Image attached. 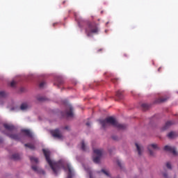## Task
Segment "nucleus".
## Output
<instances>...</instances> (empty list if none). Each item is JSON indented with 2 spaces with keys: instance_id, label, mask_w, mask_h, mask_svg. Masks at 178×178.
Listing matches in <instances>:
<instances>
[{
  "instance_id": "38",
  "label": "nucleus",
  "mask_w": 178,
  "mask_h": 178,
  "mask_svg": "<svg viewBox=\"0 0 178 178\" xmlns=\"http://www.w3.org/2000/svg\"><path fill=\"white\" fill-rule=\"evenodd\" d=\"M2 141H3V140L0 137V143H2Z\"/></svg>"
},
{
  "instance_id": "35",
  "label": "nucleus",
  "mask_w": 178,
  "mask_h": 178,
  "mask_svg": "<svg viewBox=\"0 0 178 178\" xmlns=\"http://www.w3.org/2000/svg\"><path fill=\"white\" fill-rule=\"evenodd\" d=\"M117 163H118V166H120V168H122V163H120V161H118Z\"/></svg>"
},
{
  "instance_id": "21",
  "label": "nucleus",
  "mask_w": 178,
  "mask_h": 178,
  "mask_svg": "<svg viewBox=\"0 0 178 178\" xmlns=\"http://www.w3.org/2000/svg\"><path fill=\"white\" fill-rule=\"evenodd\" d=\"M24 147H27L30 149H35V146H34V145H33L31 143H26L24 145Z\"/></svg>"
},
{
  "instance_id": "23",
  "label": "nucleus",
  "mask_w": 178,
  "mask_h": 178,
  "mask_svg": "<svg viewBox=\"0 0 178 178\" xmlns=\"http://www.w3.org/2000/svg\"><path fill=\"white\" fill-rule=\"evenodd\" d=\"M135 145L136 147V149L138 151V155H141V154H142L141 147H140V145H138V143H135Z\"/></svg>"
},
{
  "instance_id": "13",
  "label": "nucleus",
  "mask_w": 178,
  "mask_h": 178,
  "mask_svg": "<svg viewBox=\"0 0 178 178\" xmlns=\"http://www.w3.org/2000/svg\"><path fill=\"white\" fill-rule=\"evenodd\" d=\"M3 127L6 129V130H8V131H13V130H15V126L12 124H4Z\"/></svg>"
},
{
  "instance_id": "28",
  "label": "nucleus",
  "mask_w": 178,
  "mask_h": 178,
  "mask_svg": "<svg viewBox=\"0 0 178 178\" xmlns=\"http://www.w3.org/2000/svg\"><path fill=\"white\" fill-rule=\"evenodd\" d=\"M37 99H38V101L42 102V101H45V97H37Z\"/></svg>"
},
{
  "instance_id": "33",
  "label": "nucleus",
  "mask_w": 178,
  "mask_h": 178,
  "mask_svg": "<svg viewBox=\"0 0 178 178\" xmlns=\"http://www.w3.org/2000/svg\"><path fill=\"white\" fill-rule=\"evenodd\" d=\"M15 85H16V82H15V81H13L10 83V86H11V87H15Z\"/></svg>"
},
{
  "instance_id": "8",
  "label": "nucleus",
  "mask_w": 178,
  "mask_h": 178,
  "mask_svg": "<svg viewBox=\"0 0 178 178\" xmlns=\"http://www.w3.org/2000/svg\"><path fill=\"white\" fill-rule=\"evenodd\" d=\"M176 122L175 121H168L165 122V125L161 128V130L163 131H165V130H168V129H170V127H172L173 124H175Z\"/></svg>"
},
{
  "instance_id": "39",
  "label": "nucleus",
  "mask_w": 178,
  "mask_h": 178,
  "mask_svg": "<svg viewBox=\"0 0 178 178\" xmlns=\"http://www.w3.org/2000/svg\"><path fill=\"white\" fill-rule=\"evenodd\" d=\"M65 130H69V127H65Z\"/></svg>"
},
{
  "instance_id": "7",
  "label": "nucleus",
  "mask_w": 178,
  "mask_h": 178,
  "mask_svg": "<svg viewBox=\"0 0 178 178\" xmlns=\"http://www.w3.org/2000/svg\"><path fill=\"white\" fill-rule=\"evenodd\" d=\"M51 134L53 136V137H54V138H58L59 140H60V138H62L63 137L60 131L58 129L52 130L51 131Z\"/></svg>"
},
{
  "instance_id": "18",
  "label": "nucleus",
  "mask_w": 178,
  "mask_h": 178,
  "mask_svg": "<svg viewBox=\"0 0 178 178\" xmlns=\"http://www.w3.org/2000/svg\"><path fill=\"white\" fill-rule=\"evenodd\" d=\"M116 97L119 98V99H123V91L122 90L117 91Z\"/></svg>"
},
{
  "instance_id": "29",
  "label": "nucleus",
  "mask_w": 178,
  "mask_h": 178,
  "mask_svg": "<svg viewBox=\"0 0 178 178\" xmlns=\"http://www.w3.org/2000/svg\"><path fill=\"white\" fill-rule=\"evenodd\" d=\"M74 16H75V20H76V22H78V24L80 26V24L81 23V19H79L76 15H74Z\"/></svg>"
},
{
  "instance_id": "42",
  "label": "nucleus",
  "mask_w": 178,
  "mask_h": 178,
  "mask_svg": "<svg viewBox=\"0 0 178 178\" xmlns=\"http://www.w3.org/2000/svg\"><path fill=\"white\" fill-rule=\"evenodd\" d=\"M55 24H53V26H55Z\"/></svg>"
},
{
  "instance_id": "20",
  "label": "nucleus",
  "mask_w": 178,
  "mask_h": 178,
  "mask_svg": "<svg viewBox=\"0 0 178 178\" xmlns=\"http://www.w3.org/2000/svg\"><path fill=\"white\" fill-rule=\"evenodd\" d=\"M28 108H29V105L27 104V103H24L20 106L21 111H26V109H28Z\"/></svg>"
},
{
  "instance_id": "41",
  "label": "nucleus",
  "mask_w": 178,
  "mask_h": 178,
  "mask_svg": "<svg viewBox=\"0 0 178 178\" xmlns=\"http://www.w3.org/2000/svg\"><path fill=\"white\" fill-rule=\"evenodd\" d=\"M90 178H92V175H91V174H90Z\"/></svg>"
},
{
  "instance_id": "36",
  "label": "nucleus",
  "mask_w": 178,
  "mask_h": 178,
  "mask_svg": "<svg viewBox=\"0 0 178 178\" xmlns=\"http://www.w3.org/2000/svg\"><path fill=\"white\" fill-rule=\"evenodd\" d=\"M90 125L91 124L90 122H86V126H88V127H90Z\"/></svg>"
},
{
  "instance_id": "11",
  "label": "nucleus",
  "mask_w": 178,
  "mask_h": 178,
  "mask_svg": "<svg viewBox=\"0 0 178 178\" xmlns=\"http://www.w3.org/2000/svg\"><path fill=\"white\" fill-rule=\"evenodd\" d=\"M33 170L36 173H40L42 175H45V171L44 170L37 167V165H32L31 166Z\"/></svg>"
},
{
  "instance_id": "31",
  "label": "nucleus",
  "mask_w": 178,
  "mask_h": 178,
  "mask_svg": "<svg viewBox=\"0 0 178 178\" xmlns=\"http://www.w3.org/2000/svg\"><path fill=\"white\" fill-rule=\"evenodd\" d=\"M166 167L168 169H172V165L169 162L166 163Z\"/></svg>"
},
{
  "instance_id": "17",
  "label": "nucleus",
  "mask_w": 178,
  "mask_h": 178,
  "mask_svg": "<svg viewBox=\"0 0 178 178\" xmlns=\"http://www.w3.org/2000/svg\"><path fill=\"white\" fill-rule=\"evenodd\" d=\"M168 138H176V137H177V134H176V132L175 131H171L170 133H168V134L167 135Z\"/></svg>"
},
{
  "instance_id": "32",
  "label": "nucleus",
  "mask_w": 178,
  "mask_h": 178,
  "mask_svg": "<svg viewBox=\"0 0 178 178\" xmlns=\"http://www.w3.org/2000/svg\"><path fill=\"white\" fill-rule=\"evenodd\" d=\"M118 79L114 78V79H111V81H112V83H118Z\"/></svg>"
},
{
  "instance_id": "3",
  "label": "nucleus",
  "mask_w": 178,
  "mask_h": 178,
  "mask_svg": "<svg viewBox=\"0 0 178 178\" xmlns=\"http://www.w3.org/2000/svg\"><path fill=\"white\" fill-rule=\"evenodd\" d=\"M85 31L88 37H91L92 34H98L99 33L98 24L95 22H88V26L86 28Z\"/></svg>"
},
{
  "instance_id": "9",
  "label": "nucleus",
  "mask_w": 178,
  "mask_h": 178,
  "mask_svg": "<svg viewBox=\"0 0 178 178\" xmlns=\"http://www.w3.org/2000/svg\"><path fill=\"white\" fill-rule=\"evenodd\" d=\"M66 115L67 118H73V116H74L73 107L71 105H69L66 109Z\"/></svg>"
},
{
  "instance_id": "34",
  "label": "nucleus",
  "mask_w": 178,
  "mask_h": 178,
  "mask_svg": "<svg viewBox=\"0 0 178 178\" xmlns=\"http://www.w3.org/2000/svg\"><path fill=\"white\" fill-rule=\"evenodd\" d=\"M163 176L164 178H169L168 177V172H163Z\"/></svg>"
},
{
  "instance_id": "40",
  "label": "nucleus",
  "mask_w": 178,
  "mask_h": 178,
  "mask_svg": "<svg viewBox=\"0 0 178 178\" xmlns=\"http://www.w3.org/2000/svg\"><path fill=\"white\" fill-rule=\"evenodd\" d=\"M161 69H162V67H159V68L158 69V72H161Z\"/></svg>"
},
{
  "instance_id": "16",
  "label": "nucleus",
  "mask_w": 178,
  "mask_h": 178,
  "mask_svg": "<svg viewBox=\"0 0 178 178\" xmlns=\"http://www.w3.org/2000/svg\"><path fill=\"white\" fill-rule=\"evenodd\" d=\"M98 173H103L107 177H111V173H109V171L108 170L102 169V170L99 171Z\"/></svg>"
},
{
  "instance_id": "26",
  "label": "nucleus",
  "mask_w": 178,
  "mask_h": 178,
  "mask_svg": "<svg viewBox=\"0 0 178 178\" xmlns=\"http://www.w3.org/2000/svg\"><path fill=\"white\" fill-rule=\"evenodd\" d=\"M142 108L144 109V111H147L149 108V106L147 104H142Z\"/></svg>"
},
{
  "instance_id": "15",
  "label": "nucleus",
  "mask_w": 178,
  "mask_h": 178,
  "mask_svg": "<svg viewBox=\"0 0 178 178\" xmlns=\"http://www.w3.org/2000/svg\"><path fill=\"white\" fill-rule=\"evenodd\" d=\"M62 84H63V80L62 79V78H58L56 79V82L54 83V86H57L58 88L59 87H60V86H62Z\"/></svg>"
},
{
  "instance_id": "14",
  "label": "nucleus",
  "mask_w": 178,
  "mask_h": 178,
  "mask_svg": "<svg viewBox=\"0 0 178 178\" xmlns=\"http://www.w3.org/2000/svg\"><path fill=\"white\" fill-rule=\"evenodd\" d=\"M22 133H24L25 136L30 137V138L33 137V134L29 129H22Z\"/></svg>"
},
{
  "instance_id": "1",
  "label": "nucleus",
  "mask_w": 178,
  "mask_h": 178,
  "mask_svg": "<svg viewBox=\"0 0 178 178\" xmlns=\"http://www.w3.org/2000/svg\"><path fill=\"white\" fill-rule=\"evenodd\" d=\"M99 122L102 125V129H106L111 125L117 127L119 130H124V129L127 127L124 124H119L113 117H108L105 120H99Z\"/></svg>"
},
{
  "instance_id": "25",
  "label": "nucleus",
  "mask_w": 178,
  "mask_h": 178,
  "mask_svg": "<svg viewBox=\"0 0 178 178\" xmlns=\"http://www.w3.org/2000/svg\"><path fill=\"white\" fill-rule=\"evenodd\" d=\"M168 101V97H161L158 99V102H166Z\"/></svg>"
},
{
  "instance_id": "2",
  "label": "nucleus",
  "mask_w": 178,
  "mask_h": 178,
  "mask_svg": "<svg viewBox=\"0 0 178 178\" xmlns=\"http://www.w3.org/2000/svg\"><path fill=\"white\" fill-rule=\"evenodd\" d=\"M42 151L46 158V161L47 163L49 165L51 169L53 170L54 173L56 175H58V170H59V168H60V163H56L51 160V152H49V150L43 149Z\"/></svg>"
},
{
  "instance_id": "22",
  "label": "nucleus",
  "mask_w": 178,
  "mask_h": 178,
  "mask_svg": "<svg viewBox=\"0 0 178 178\" xmlns=\"http://www.w3.org/2000/svg\"><path fill=\"white\" fill-rule=\"evenodd\" d=\"M81 149L82 151H86L87 149V146L86 145V143H84V140H82L81 143Z\"/></svg>"
},
{
  "instance_id": "6",
  "label": "nucleus",
  "mask_w": 178,
  "mask_h": 178,
  "mask_svg": "<svg viewBox=\"0 0 178 178\" xmlns=\"http://www.w3.org/2000/svg\"><path fill=\"white\" fill-rule=\"evenodd\" d=\"M163 149L164 151H168V152H171L172 155H175V156H177L178 155L177 151H176V148L175 147L165 145Z\"/></svg>"
},
{
  "instance_id": "30",
  "label": "nucleus",
  "mask_w": 178,
  "mask_h": 178,
  "mask_svg": "<svg viewBox=\"0 0 178 178\" xmlns=\"http://www.w3.org/2000/svg\"><path fill=\"white\" fill-rule=\"evenodd\" d=\"M45 86V81H42L40 83L39 86L40 88H42Z\"/></svg>"
},
{
  "instance_id": "19",
  "label": "nucleus",
  "mask_w": 178,
  "mask_h": 178,
  "mask_svg": "<svg viewBox=\"0 0 178 178\" xmlns=\"http://www.w3.org/2000/svg\"><path fill=\"white\" fill-rule=\"evenodd\" d=\"M22 158L19 154H14L11 156V159H13L14 161H19Z\"/></svg>"
},
{
  "instance_id": "12",
  "label": "nucleus",
  "mask_w": 178,
  "mask_h": 178,
  "mask_svg": "<svg viewBox=\"0 0 178 178\" xmlns=\"http://www.w3.org/2000/svg\"><path fill=\"white\" fill-rule=\"evenodd\" d=\"M10 138L19 141L22 139V134L9 135Z\"/></svg>"
},
{
  "instance_id": "5",
  "label": "nucleus",
  "mask_w": 178,
  "mask_h": 178,
  "mask_svg": "<svg viewBox=\"0 0 178 178\" xmlns=\"http://www.w3.org/2000/svg\"><path fill=\"white\" fill-rule=\"evenodd\" d=\"M93 152L97 155L96 157L93 158V162H95V163H99L101 156H102V149H94Z\"/></svg>"
},
{
  "instance_id": "37",
  "label": "nucleus",
  "mask_w": 178,
  "mask_h": 178,
  "mask_svg": "<svg viewBox=\"0 0 178 178\" xmlns=\"http://www.w3.org/2000/svg\"><path fill=\"white\" fill-rule=\"evenodd\" d=\"M112 138L113 140H118V136H113Z\"/></svg>"
},
{
  "instance_id": "27",
  "label": "nucleus",
  "mask_w": 178,
  "mask_h": 178,
  "mask_svg": "<svg viewBox=\"0 0 178 178\" xmlns=\"http://www.w3.org/2000/svg\"><path fill=\"white\" fill-rule=\"evenodd\" d=\"M6 97V93L3 91H0V98H5Z\"/></svg>"
},
{
  "instance_id": "10",
  "label": "nucleus",
  "mask_w": 178,
  "mask_h": 178,
  "mask_svg": "<svg viewBox=\"0 0 178 178\" xmlns=\"http://www.w3.org/2000/svg\"><path fill=\"white\" fill-rule=\"evenodd\" d=\"M151 148H153V149H159V147H158V145H156V144H152V145H149V147H148L149 152L150 155L152 156H153L154 152H152Z\"/></svg>"
},
{
  "instance_id": "4",
  "label": "nucleus",
  "mask_w": 178,
  "mask_h": 178,
  "mask_svg": "<svg viewBox=\"0 0 178 178\" xmlns=\"http://www.w3.org/2000/svg\"><path fill=\"white\" fill-rule=\"evenodd\" d=\"M61 168L64 169L65 172H67L68 170V175L67 178H72L73 177V170L72 169V167L68 164H62Z\"/></svg>"
},
{
  "instance_id": "24",
  "label": "nucleus",
  "mask_w": 178,
  "mask_h": 178,
  "mask_svg": "<svg viewBox=\"0 0 178 178\" xmlns=\"http://www.w3.org/2000/svg\"><path fill=\"white\" fill-rule=\"evenodd\" d=\"M30 161L31 162V163H38V159L35 158V157H30Z\"/></svg>"
}]
</instances>
